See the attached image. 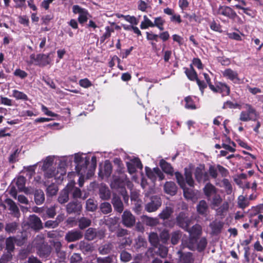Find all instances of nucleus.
<instances>
[{"instance_id": "8fccbe9b", "label": "nucleus", "mask_w": 263, "mask_h": 263, "mask_svg": "<svg viewBox=\"0 0 263 263\" xmlns=\"http://www.w3.org/2000/svg\"><path fill=\"white\" fill-rule=\"evenodd\" d=\"M173 211L172 209L169 207H166L159 214V216L161 219L164 220L170 217Z\"/></svg>"}, {"instance_id": "bf43d9fd", "label": "nucleus", "mask_w": 263, "mask_h": 263, "mask_svg": "<svg viewBox=\"0 0 263 263\" xmlns=\"http://www.w3.org/2000/svg\"><path fill=\"white\" fill-rule=\"evenodd\" d=\"M61 220L60 216L57 217V220H48L45 223V226L48 228H54L59 225V221Z\"/></svg>"}, {"instance_id": "e2e57ef3", "label": "nucleus", "mask_w": 263, "mask_h": 263, "mask_svg": "<svg viewBox=\"0 0 263 263\" xmlns=\"http://www.w3.org/2000/svg\"><path fill=\"white\" fill-rule=\"evenodd\" d=\"M240 109V105L237 103H234L230 101H228L223 103L222 108H237Z\"/></svg>"}, {"instance_id": "58836bf2", "label": "nucleus", "mask_w": 263, "mask_h": 263, "mask_svg": "<svg viewBox=\"0 0 263 263\" xmlns=\"http://www.w3.org/2000/svg\"><path fill=\"white\" fill-rule=\"evenodd\" d=\"M178 253L180 254V261L181 263H191L192 262V254L191 253L182 254L181 251H178Z\"/></svg>"}, {"instance_id": "680f3d73", "label": "nucleus", "mask_w": 263, "mask_h": 263, "mask_svg": "<svg viewBox=\"0 0 263 263\" xmlns=\"http://www.w3.org/2000/svg\"><path fill=\"white\" fill-rule=\"evenodd\" d=\"M144 221L146 225L149 226H155L158 223V221L157 218L149 217L147 216H145L144 217Z\"/></svg>"}, {"instance_id": "c03bdc74", "label": "nucleus", "mask_w": 263, "mask_h": 263, "mask_svg": "<svg viewBox=\"0 0 263 263\" xmlns=\"http://www.w3.org/2000/svg\"><path fill=\"white\" fill-rule=\"evenodd\" d=\"M97 236V231L93 228H89L85 234V239L88 240H92L94 239Z\"/></svg>"}, {"instance_id": "4be33fe9", "label": "nucleus", "mask_w": 263, "mask_h": 263, "mask_svg": "<svg viewBox=\"0 0 263 263\" xmlns=\"http://www.w3.org/2000/svg\"><path fill=\"white\" fill-rule=\"evenodd\" d=\"M210 202L211 205L213 209L219 206L222 201V198L221 196L217 194H215L214 195L210 197V199H208Z\"/></svg>"}, {"instance_id": "c9c22d12", "label": "nucleus", "mask_w": 263, "mask_h": 263, "mask_svg": "<svg viewBox=\"0 0 263 263\" xmlns=\"http://www.w3.org/2000/svg\"><path fill=\"white\" fill-rule=\"evenodd\" d=\"M118 219L116 217H109L105 220V223L108 226L111 231H114L115 229L117 228Z\"/></svg>"}, {"instance_id": "6e6d98bb", "label": "nucleus", "mask_w": 263, "mask_h": 263, "mask_svg": "<svg viewBox=\"0 0 263 263\" xmlns=\"http://www.w3.org/2000/svg\"><path fill=\"white\" fill-rule=\"evenodd\" d=\"M223 187L225 189L226 192L228 195H230L232 192V186L230 182L227 179H224L222 181Z\"/></svg>"}, {"instance_id": "a211bd4d", "label": "nucleus", "mask_w": 263, "mask_h": 263, "mask_svg": "<svg viewBox=\"0 0 263 263\" xmlns=\"http://www.w3.org/2000/svg\"><path fill=\"white\" fill-rule=\"evenodd\" d=\"M229 209V203L228 201H224L222 204L218 206L217 208H215L214 209L216 211V214L217 216H219L221 218H223Z\"/></svg>"}, {"instance_id": "864d4df0", "label": "nucleus", "mask_w": 263, "mask_h": 263, "mask_svg": "<svg viewBox=\"0 0 263 263\" xmlns=\"http://www.w3.org/2000/svg\"><path fill=\"white\" fill-rule=\"evenodd\" d=\"M181 188L183 190L184 196L186 199H192L194 198L195 193L192 189L187 188L185 186Z\"/></svg>"}, {"instance_id": "a18cd8bd", "label": "nucleus", "mask_w": 263, "mask_h": 263, "mask_svg": "<svg viewBox=\"0 0 263 263\" xmlns=\"http://www.w3.org/2000/svg\"><path fill=\"white\" fill-rule=\"evenodd\" d=\"M15 242V238L13 237H9L6 240V249L8 250V253H10L14 249V243Z\"/></svg>"}, {"instance_id": "79ce46f5", "label": "nucleus", "mask_w": 263, "mask_h": 263, "mask_svg": "<svg viewBox=\"0 0 263 263\" xmlns=\"http://www.w3.org/2000/svg\"><path fill=\"white\" fill-rule=\"evenodd\" d=\"M97 202L92 199H89L86 201V208L87 211L93 212L97 209Z\"/></svg>"}, {"instance_id": "473e14b6", "label": "nucleus", "mask_w": 263, "mask_h": 263, "mask_svg": "<svg viewBox=\"0 0 263 263\" xmlns=\"http://www.w3.org/2000/svg\"><path fill=\"white\" fill-rule=\"evenodd\" d=\"M249 200L247 198L245 197L243 195H240L238 196L237 199V206L238 208L244 210L249 206Z\"/></svg>"}, {"instance_id": "37998d69", "label": "nucleus", "mask_w": 263, "mask_h": 263, "mask_svg": "<svg viewBox=\"0 0 263 263\" xmlns=\"http://www.w3.org/2000/svg\"><path fill=\"white\" fill-rule=\"evenodd\" d=\"M26 179L23 176H19L15 180V184L21 191H23L25 189Z\"/></svg>"}, {"instance_id": "0e129e2a", "label": "nucleus", "mask_w": 263, "mask_h": 263, "mask_svg": "<svg viewBox=\"0 0 263 263\" xmlns=\"http://www.w3.org/2000/svg\"><path fill=\"white\" fill-rule=\"evenodd\" d=\"M17 227V224L15 222L7 223L5 227L6 231L8 233H14Z\"/></svg>"}, {"instance_id": "72a5a7b5", "label": "nucleus", "mask_w": 263, "mask_h": 263, "mask_svg": "<svg viewBox=\"0 0 263 263\" xmlns=\"http://www.w3.org/2000/svg\"><path fill=\"white\" fill-rule=\"evenodd\" d=\"M81 206L77 202H71L67 205V211L68 213H76L80 211Z\"/></svg>"}, {"instance_id": "338daca9", "label": "nucleus", "mask_w": 263, "mask_h": 263, "mask_svg": "<svg viewBox=\"0 0 263 263\" xmlns=\"http://www.w3.org/2000/svg\"><path fill=\"white\" fill-rule=\"evenodd\" d=\"M100 196L102 199L104 200L109 199L110 197L109 191L106 188L101 189L100 190Z\"/></svg>"}, {"instance_id": "a878e982", "label": "nucleus", "mask_w": 263, "mask_h": 263, "mask_svg": "<svg viewBox=\"0 0 263 263\" xmlns=\"http://www.w3.org/2000/svg\"><path fill=\"white\" fill-rule=\"evenodd\" d=\"M164 189L166 193L171 195H174L177 192V186L173 182H166L164 186Z\"/></svg>"}, {"instance_id": "2eb2a0df", "label": "nucleus", "mask_w": 263, "mask_h": 263, "mask_svg": "<svg viewBox=\"0 0 263 263\" xmlns=\"http://www.w3.org/2000/svg\"><path fill=\"white\" fill-rule=\"evenodd\" d=\"M125 181L123 176H114L110 184L112 189H121V191L125 189L124 187Z\"/></svg>"}, {"instance_id": "412c9836", "label": "nucleus", "mask_w": 263, "mask_h": 263, "mask_svg": "<svg viewBox=\"0 0 263 263\" xmlns=\"http://www.w3.org/2000/svg\"><path fill=\"white\" fill-rule=\"evenodd\" d=\"M68 187L69 193H71L73 198H81L82 193L81 191L79 188L74 186V182H71L67 185Z\"/></svg>"}, {"instance_id": "a19ab883", "label": "nucleus", "mask_w": 263, "mask_h": 263, "mask_svg": "<svg viewBox=\"0 0 263 263\" xmlns=\"http://www.w3.org/2000/svg\"><path fill=\"white\" fill-rule=\"evenodd\" d=\"M112 248V245L110 243H106L102 245L99 248V251L102 255L109 253Z\"/></svg>"}, {"instance_id": "49530a36", "label": "nucleus", "mask_w": 263, "mask_h": 263, "mask_svg": "<svg viewBox=\"0 0 263 263\" xmlns=\"http://www.w3.org/2000/svg\"><path fill=\"white\" fill-rule=\"evenodd\" d=\"M148 27H153V23L146 15H144L143 21L141 22L140 24V28L142 29H145Z\"/></svg>"}, {"instance_id": "20e7f679", "label": "nucleus", "mask_w": 263, "mask_h": 263, "mask_svg": "<svg viewBox=\"0 0 263 263\" xmlns=\"http://www.w3.org/2000/svg\"><path fill=\"white\" fill-rule=\"evenodd\" d=\"M210 89L214 92L220 93L222 96H229L230 93V87L225 83L217 82L215 85H210Z\"/></svg>"}, {"instance_id": "393cba45", "label": "nucleus", "mask_w": 263, "mask_h": 263, "mask_svg": "<svg viewBox=\"0 0 263 263\" xmlns=\"http://www.w3.org/2000/svg\"><path fill=\"white\" fill-rule=\"evenodd\" d=\"M208 208L206 202L204 200H202L199 201L197 205V211L198 214L206 216L208 214Z\"/></svg>"}, {"instance_id": "1a4fd4ad", "label": "nucleus", "mask_w": 263, "mask_h": 263, "mask_svg": "<svg viewBox=\"0 0 263 263\" xmlns=\"http://www.w3.org/2000/svg\"><path fill=\"white\" fill-rule=\"evenodd\" d=\"M195 176L199 182H205L209 180V179L208 173L205 170L204 167L203 165H201L196 168Z\"/></svg>"}, {"instance_id": "f03ea898", "label": "nucleus", "mask_w": 263, "mask_h": 263, "mask_svg": "<svg viewBox=\"0 0 263 263\" xmlns=\"http://www.w3.org/2000/svg\"><path fill=\"white\" fill-rule=\"evenodd\" d=\"M74 161L77 164L76 172L78 175H80L79 184L80 186L82 187L84 183L83 178L89 162V158L86 154L78 153L75 154Z\"/></svg>"}, {"instance_id": "9b49d317", "label": "nucleus", "mask_w": 263, "mask_h": 263, "mask_svg": "<svg viewBox=\"0 0 263 263\" xmlns=\"http://www.w3.org/2000/svg\"><path fill=\"white\" fill-rule=\"evenodd\" d=\"M128 172L133 174L136 172L137 168L142 169L143 166L140 159L138 158L132 159L129 162L126 163Z\"/></svg>"}, {"instance_id": "4c0bfd02", "label": "nucleus", "mask_w": 263, "mask_h": 263, "mask_svg": "<svg viewBox=\"0 0 263 263\" xmlns=\"http://www.w3.org/2000/svg\"><path fill=\"white\" fill-rule=\"evenodd\" d=\"M182 236V233L180 231H175L173 232L171 235V243L173 245H177Z\"/></svg>"}, {"instance_id": "f8f14e48", "label": "nucleus", "mask_w": 263, "mask_h": 263, "mask_svg": "<svg viewBox=\"0 0 263 263\" xmlns=\"http://www.w3.org/2000/svg\"><path fill=\"white\" fill-rule=\"evenodd\" d=\"M27 223L28 225L34 230H39L43 228L40 218L34 214L29 216Z\"/></svg>"}, {"instance_id": "4468645a", "label": "nucleus", "mask_w": 263, "mask_h": 263, "mask_svg": "<svg viewBox=\"0 0 263 263\" xmlns=\"http://www.w3.org/2000/svg\"><path fill=\"white\" fill-rule=\"evenodd\" d=\"M52 59L51 54H38L37 65L41 67H45L51 64Z\"/></svg>"}, {"instance_id": "774afa93", "label": "nucleus", "mask_w": 263, "mask_h": 263, "mask_svg": "<svg viewBox=\"0 0 263 263\" xmlns=\"http://www.w3.org/2000/svg\"><path fill=\"white\" fill-rule=\"evenodd\" d=\"M125 21L133 26L137 25L139 22L138 18H136L134 16H130L129 15H126V17H125Z\"/></svg>"}, {"instance_id": "052dcab7", "label": "nucleus", "mask_w": 263, "mask_h": 263, "mask_svg": "<svg viewBox=\"0 0 263 263\" xmlns=\"http://www.w3.org/2000/svg\"><path fill=\"white\" fill-rule=\"evenodd\" d=\"M170 236L168 231L166 230H163L160 234V239L164 244L167 243V241L170 239Z\"/></svg>"}, {"instance_id": "ddd939ff", "label": "nucleus", "mask_w": 263, "mask_h": 263, "mask_svg": "<svg viewBox=\"0 0 263 263\" xmlns=\"http://www.w3.org/2000/svg\"><path fill=\"white\" fill-rule=\"evenodd\" d=\"M123 224L127 227H131L135 222V217L128 211H125L122 216Z\"/></svg>"}, {"instance_id": "b1692460", "label": "nucleus", "mask_w": 263, "mask_h": 263, "mask_svg": "<svg viewBox=\"0 0 263 263\" xmlns=\"http://www.w3.org/2000/svg\"><path fill=\"white\" fill-rule=\"evenodd\" d=\"M111 172L112 164L108 160H106L105 161L103 167L101 168L99 175L102 174L103 176L108 177Z\"/></svg>"}, {"instance_id": "cd10ccee", "label": "nucleus", "mask_w": 263, "mask_h": 263, "mask_svg": "<svg viewBox=\"0 0 263 263\" xmlns=\"http://www.w3.org/2000/svg\"><path fill=\"white\" fill-rule=\"evenodd\" d=\"M67 186L61 192L58 198V201L62 204L66 203L69 200V191Z\"/></svg>"}, {"instance_id": "ea45409f", "label": "nucleus", "mask_w": 263, "mask_h": 263, "mask_svg": "<svg viewBox=\"0 0 263 263\" xmlns=\"http://www.w3.org/2000/svg\"><path fill=\"white\" fill-rule=\"evenodd\" d=\"M78 222L80 229L83 230L89 227L91 224V221L86 217H83L79 219Z\"/></svg>"}, {"instance_id": "bb28decb", "label": "nucleus", "mask_w": 263, "mask_h": 263, "mask_svg": "<svg viewBox=\"0 0 263 263\" xmlns=\"http://www.w3.org/2000/svg\"><path fill=\"white\" fill-rule=\"evenodd\" d=\"M223 223L220 221L214 220L210 224L213 233L218 234L221 232Z\"/></svg>"}, {"instance_id": "7c9ffc66", "label": "nucleus", "mask_w": 263, "mask_h": 263, "mask_svg": "<svg viewBox=\"0 0 263 263\" xmlns=\"http://www.w3.org/2000/svg\"><path fill=\"white\" fill-rule=\"evenodd\" d=\"M185 230L188 232L190 235L193 237H195L200 235L201 233V228L198 224H195L191 229H190L189 227L187 228V230Z\"/></svg>"}, {"instance_id": "2f4dec72", "label": "nucleus", "mask_w": 263, "mask_h": 263, "mask_svg": "<svg viewBox=\"0 0 263 263\" xmlns=\"http://www.w3.org/2000/svg\"><path fill=\"white\" fill-rule=\"evenodd\" d=\"M195 97H192L191 96H188L185 98V105L184 106L185 108L187 109H196L197 107L195 104L194 99H195Z\"/></svg>"}, {"instance_id": "3c124183", "label": "nucleus", "mask_w": 263, "mask_h": 263, "mask_svg": "<svg viewBox=\"0 0 263 263\" xmlns=\"http://www.w3.org/2000/svg\"><path fill=\"white\" fill-rule=\"evenodd\" d=\"M148 8H151V6L149 5V4L148 3V1L147 2L143 1V0H139L138 2V9L142 11V12H146L147 11V9Z\"/></svg>"}, {"instance_id": "39448f33", "label": "nucleus", "mask_w": 263, "mask_h": 263, "mask_svg": "<svg viewBox=\"0 0 263 263\" xmlns=\"http://www.w3.org/2000/svg\"><path fill=\"white\" fill-rule=\"evenodd\" d=\"M221 73L224 78L235 84H240L242 83V80L239 78L237 71L231 68H226L221 71Z\"/></svg>"}, {"instance_id": "f257e3e1", "label": "nucleus", "mask_w": 263, "mask_h": 263, "mask_svg": "<svg viewBox=\"0 0 263 263\" xmlns=\"http://www.w3.org/2000/svg\"><path fill=\"white\" fill-rule=\"evenodd\" d=\"M54 156H49L43 160L42 170L45 172V177L47 178H54L56 181L59 183L63 180L64 177L66 175V170L63 167H59L57 168H53L52 164Z\"/></svg>"}, {"instance_id": "0eeeda50", "label": "nucleus", "mask_w": 263, "mask_h": 263, "mask_svg": "<svg viewBox=\"0 0 263 263\" xmlns=\"http://www.w3.org/2000/svg\"><path fill=\"white\" fill-rule=\"evenodd\" d=\"M72 11L75 14H79L78 19L80 24H83L87 21L89 14L86 9L81 8L79 5H74L72 7Z\"/></svg>"}, {"instance_id": "c85d7f7f", "label": "nucleus", "mask_w": 263, "mask_h": 263, "mask_svg": "<svg viewBox=\"0 0 263 263\" xmlns=\"http://www.w3.org/2000/svg\"><path fill=\"white\" fill-rule=\"evenodd\" d=\"M34 201L37 205L42 204L45 200L44 192L41 190H37L34 194Z\"/></svg>"}, {"instance_id": "e433bc0d", "label": "nucleus", "mask_w": 263, "mask_h": 263, "mask_svg": "<svg viewBox=\"0 0 263 263\" xmlns=\"http://www.w3.org/2000/svg\"><path fill=\"white\" fill-rule=\"evenodd\" d=\"M148 240L151 245L154 247L157 248L158 247L159 241V238L156 233H150L148 235Z\"/></svg>"}, {"instance_id": "de8ad7c7", "label": "nucleus", "mask_w": 263, "mask_h": 263, "mask_svg": "<svg viewBox=\"0 0 263 263\" xmlns=\"http://www.w3.org/2000/svg\"><path fill=\"white\" fill-rule=\"evenodd\" d=\"M12 96L16 100H22L24 101L28 100V97L25 93L15 89L12 91Z\"/></svg>"}, {"instance_id": "5701e85b", "label": "nucleus", "mask_w": 263, "mask_h": 263, "mask_svg": "<svg viewBox=\"0 0 263 263\" xmlns=\"http://www.w3.org/2000/svg\"><path fill=\"white\" fill-rule=\"evenodd\" d=\"M159 165L162 170L166 174L172 176L174 174V170L170 163L165 161L164 159L160 161Z\"/></svg>"}, {"instance_id": "13d9d810", "label": "nucleus", "mask_w": 263, "mask_h": 263, "mask_svg": "<svg viewBox=\"0 0 263 263\" xmlns=\"http://www.w3.org/2000/svg\"><path fill=\"white\" fill-rule=\"evenodd\" d=\"M147 242L144 238L142 237H138L136 239L135 247L136 249H140L141 247L146 248Z\"/></svg>"}, {"instance_id": "7ed1b4c3", "label": "nucleus", "mask_w": 263, "mask_h": 263, "mask_svg": "<svg viewBox=\"0 0 263 263\" xmlns=\"http://www.w3.org/2000/svg\"><path fill=\"white\" fill-rule=\"evenodd\" d=\"M214 15H221L231 20H235L237 16L236 13L230 7L227 6H219L215 10H213Z\"/></svg>"}, {"instance_id": "9d476101", "label": "nucleus", "mask_w": 263, "mask_h": 263, "mask_svg": "<svg viewBox=\"0 0 263 263\" xmlns=\"http://www.w3.org/2000/svg\"><path fill=\"white\" fill-rule=\"evenodd\" d=\"M177 225L184 230H187L191 222V219L185 213L181 212L176 218Z\"/></svg>"}, {"instance_id": "603ef678", "label": "nucleus", "mask_w": 263, "mask_h": 263, "mask_svg": "<svg viewBox=\"0 0 263 263\" xmlns=\"http://www.w3.org/2000/svg\"><path fill=\"white\" fill-rule=\"evenodd\" d=\"M158 251L156 252L157 254L159 255L162 258H164L166 256L168 252V249L166 247L160 245H159Z\"/></svg>"}, {"instance_id": "423d86ee", "label": "nucleus", "mask_w": 263, "mask_h": 263, "mask_svg": "<svg viewBox=\"0 0 263 263\" xmlns=\"http://www.w3.org/2000/svg\"><path fill=\"white\" fill-rule=\"evenodd\" d=\"M145 169L146 176L153 181H156L157 177L159 178L160 180L164 179V175L158 167H155L153 169H151L146 166Z\"/></svg>"}, {"instance_id": "5fc2aeb1", "label": "nucleus", "mask_w": 263, "mask_h": 263, "mask_svg": "<svg viewBox=\"0 0 263 263\" xmlns=\"http://www.w3.org/2000/svg\"><path fill=\"white\" fill-rule=\"evenodd\" d=\"M185 180L187 183L190 186H194V180L192 178V174L191 172L187 170V168H185Z\"/></svg>"}, {"instance_id": "dca6fc26", "label": "nucleus", "mask_w": 263, "mask_h": 263, "mask_svg": "<svg viewBox=\"0 0 263 263\" xmlns=\"http://www.w3.org/2000/svg\"><path fill=\"white\" fill-rule=\"evenodd\" d=\"M83 237V233L79 230H71L65 235V239L68 242H72L81 239Z\"/></svg>"}, {"instance_id": "6ab92c4d", "label": "nucleus", "mask_w": 263, "mask_h": 263, "mask_svg": "<svg viewBox=\"0 0 263 263\" xmlns=\"http://www.w3.org/2000/svg\"><path fill=\"white\" fill-rule=\"evenodd\" d=\"M203 191L207 199H210V197L217 193V189L211 183H207L203 188Z\"/></svg>"}, {"instance_id": "69168bd1", "label": "nucleus", "mask_w": 263, "mask_h": 263, "mask_svg": "<svg viewBox=\"0 0 263 263\" xmlns=\"http://www.w3.org/2000/svg\"><path fill=\"white\" fill-rule=\"evenodd\" d=\"M263 220V215L259 214L258 216L255 217V218L249 219L250 222L253 224L254 227L256 228L260 222H262Z\"/></svg>"}, {"instance_id": "09e8293b", "label": "nucleus", "mask_w": 263, "mask_h": 263, "mask_svg": "<svg viewBox=\"0 0 263 263\" xmlns=\"http://www.w3.org/2000/svg\"><path fill=\"white\" fill-rule=\"evenodd\" d=\"M165 21L162 17H155L153 23V27H157L160 30H163L164 29L163 25Z\"/></svg>"}, {"instance_id": "6e6552de", "label": "nucleus", "mask_w": 263, "mask_h": 263, "mask_svg": "<svg viewBox=\"0 0 263 263\" xmlns=\"http://www.w3.org/2000/svg\"><path fill=\"white\" fill-rule=\"evenodd\" d=\"M161 205L160 198L154 196L152 197L149 202L145 205V210L148 212H153L157 211Z\"/></svg>"}, {"instance_id": "c756f323", "label": "nucleus", "mask_w": 263, "mask_h": 263, "mask_svg": "<svg viewBox=\"0 0 263 263\" xmlns=\"http://www.w3.org/2000/svg\"><path fill=\"white\" fill-rule=\"evenodd\" d=\"M184 69L187 77L191 81L196 80L198 79L197 73L194 69L192 64L190 65V68H184Z\"/></svg>"}, {"instance_id": "f704fd0d", "label": "nucleus", "mask_w": 263, "mask_h": 263, "mask_svg": "<svg viewBox=\"0 0 263 263\" xmlns=\"http://www.w3.org/2000/svg\"><path fill=\"white\" fill-rule=\"evenodd\" d=\"M6 203L9 206V210L12 212L15 217H18L20 215L19 210L15 203L10 199L6 200Z\"/></svg>"}, {"instance_id": "4d7b16f0", "label": "nucleus", "mask_w": 263, "mask_h": 263, "mask_svg": "<svg viewBox=\"0 0 263 263\" xmlns=\"http://www.w3.org/2000/svg\"><path fill=\"white\" fill-rule=\"evenodd\" d=\"M101 212L104 214H108L111 212V204L108 202H103L100 205Z\"/></svg>"}, {"instance_id": "f3484780", "label": "nucleus", "mask_w": 263, "mask_h": 263, "mask_svg": "<svg viewBox=\"0 0 263 263\" xmlns=\"http://www.w3.org/2000/svg\"><path fill=\"white\" fill-rule=\"evenodd\" d=\"M249 219L255 218L259 215V214H263V203L257 205L256 206H252L249 211Z\"/></svg>"}, {"instance_id": "aec40b11", "label": "nucleus", "mask_w": 263, "mask_h": 263, "mask_svg": "<svg viewBox=\"0 0 263 263\" xmlns=\"http://www.w3.org/2000/svg\"><path fill=\"white\" fill-rule=\"evenodd\" d=\"M111 202L116 211L120 213L122 212L123 211V204L119 196L114 195Z\"/></svg>"}]
</instances>
